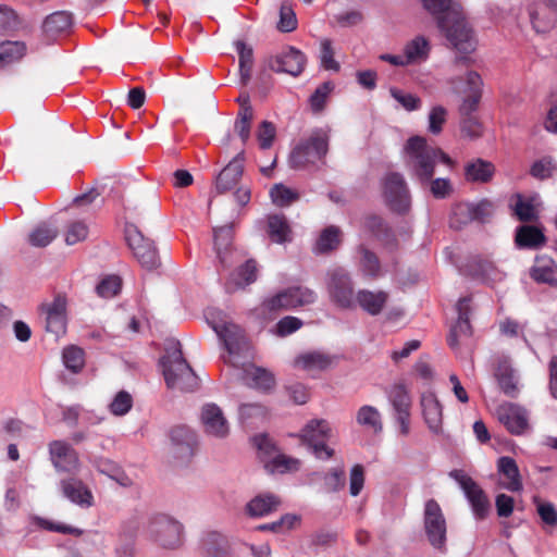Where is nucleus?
<instances>
[{"label": "nucleus", "mask_w": 557, "mask_h": 557, "mask_svg": "<svg viewBox=\"0 0 557 557\" xmlns=\"http://www.w3.org/2000/svg\"><path fill=\"white\" fill-rule=\"evenodd\" d=\"M359 255V269L364 276L376 277L381 271V264L377 256L366 246L360 245L357 249Z\"/></svg>", "instance_id": "ea45409f"}, {"label": "nucleus", "mask_w": 557, "mask_h": 557, "mask_svg": "<svg viewBox=\"0 0 557 557\" xmlns=\"http://www.w3.org/2000/svg\"><path fill=\"white\" fill-rule=\"evenodd\" d=\"M331 434L332 430L327 421L312 420L302 429L301 438L318 459L326 460L334 455V450L326 445Z\"/></svg>", "instance_id": "9d476101"}, {"label": "nucleus", "mask_w": 557, "mask_h": 557, "mask_svg": "<svg viewBox=\"0 0 557 557\" xmlns=\"http://www.w3.org/2000/svg\"><path fill=\"white\" fill-rule=\"evenodd\" d=\"M253 119V111L250 106L240 108L237 119L235 121V131L244 144L250 137L251 122Z\"/></svg>", "instance_id": "09e8293b"}, {"label": "nucleus", "mask_w": 557, "mask_h": 557, "mask_svg": "<svg viewBox=\"0 0 557 557\" xmlns=\"http://www.w3.org/2000/svg\"><path fill=\"white\" fill-rule=\"evenodd\" d=\"M453 89L457 94H465L459 112L461 116L472 115L476 111L482 95V78L478 72L468 71L463 76L450 79Z\"/></svg>", "instance_id": "6e6552de"}, {"label": "nucleus", "mask_w": 557, "mask_h": 557, "mask_svg": "<svg viewBox=\"0 0 557 557\" xmlns=\"http://www.w3.org/2000/svg\"><path fill=\"white\" fill-rule=\"evenodd\" d=\"M280 505V499L272 494H262L252 498L246 506L250 517H263L274 511Z\"/></svg>", "instance_id": "f704fd0d"}, {"label": "nucleus", "mask_w": 557, "mask_h": 557, "mask_svg": "<svg viewBox=\"0 0 557 557\" xmlns=\"http://www.w3.org/2000/svg\"><path fill=\"white\" fill-rule=\"evenodd\" d=\"M495 376L500 389L507 396L516 397L519 394L518 375L507 359L499 360Z\"/></svg>", "instance_id": "7c9ffc66"}, {"label": "nucleus", "mask_w": 557, "mask_h": 557, "mask_svg": "<svg viewBox=\"0 0 557 557\" xmlns=\"http://www.w3.org/2000/svg\"><path fill=\"white\" fill-rule=\"evenodd\" d=\"M264 466L269 472L285 473L288 471L298 470L300 461L296 458H292L283 454H277L271 460L267 461Z\"/></svg>", "instance_id": "de8ad7c7"}, {"label": "nucleus", "mask_w": 557, "mask_h": 557, "mask_svg": "<svg viewBox=\"0 0 557 557\" xmlns=\"http://www.w3.org/2000/svg\"><path fill=\"white\" fill-rule=\"evenodd\" d=\"M237 53L239 55V73L243 85H246L250 79V72L253 63V52L244 41H236L235 44Z\"/></svg>", "instance_id": "49530a36"}, {"label": "nucleus", "mask_w": 557, "mask_h": 557, "mask_svg": "<svg viewBox=\"0 0 557 557\" xmlns=\"http://www.w3.org/2000/svg\"><path fill=\"white\" fill-rule=\"evenodd\" d=\"M388 300V294L384 290L360 289L356 295V308L360 307L370 315H377L382 312Z\"/></svg>", "instance_id": "a878e982"}, {"label": "nucleus", "mask_w": 557, "mask_h": 557, "mask_svg": "<svg viewBox=\"0 0 557 557\" xmlns=\"http://www.w3.org/2000/svg\"><path fill=\"white\" fill-rule=\"evenodd\" d=\"M243 173L244 152L242 151L218 174L215 178L216 193L224 194L233 189L238 184Z\"/></svg>", "instance_id": "5701e85b"}, {"label": "nucleus", "mask_w": 557, "mask_h": 557, "mask_svg": "<svg viewBox=\"0 0 557 557\" xmlns=\"http://www.w3.org/2000/svg\"><path fill=\"white\" fill-rule=\"evenodd\" d=\"M498 421L506 426V429L516 435L522 434L529 426L528 411L512 403H504L496 409Z\"/></svg>", "instance_id": "aec40b11"}, {"label": "nucleus", "mask_w": 557, "mask_h": 557, "mask_svg": "<svg viewBox=\"0 0 557 557\" xmlns=\"http://www.w3.org/2000/svg\"><path fill=\"white\" fill-rule=\"evenodd\" d=\"M148 531L164 548H176L182 543L183 525L174 518L159 513L150 519Z\"/></svg>", "instance_id": "1a4fd4ad"}, {"label": "nucleus", "mask_w": 557, "mask_h": 557, "mask_svg": "<svg viewBox=\"0 0 557 557\" xmlns=\"http://www.w3.org/2000/svg\"><path fill=\"white\" fill-rule=\"evenodd\" d=\"M317 294L312 289L305 286H294L265 299L262 307L264 310L271 312L310 305L313 304Z\"/></svg>", "instance_id": "9b49d317"}, {"label": "nucleus", "mask_w": 557, "mask_h": 557, "mask_svg": "<svg viewBox=\"0 0 557 557\" xmlns=\"http://www.w3.org/2000/svg\"><path fill=\"white\" fill-rule=\"evenodd\" d=\"M58 236L57 227L41 223L28 234V243L34 247H46Z\"/></svg>", "instance_id": "a18cd8bd"}, {"label": "nucleus", "mask_w": 557, "mask_h": 557, "mask_svg": "<svg viewBox=\"0 0 557 557\" xmlns=\"http://www.w3.org/2000/svg\"><path fill=\"white\" fill-rule=\"evenodd\" d=\"M126 240L134 253V257L143 268L152 270L160 264L159 256L153 243L150 239L145 238L135 227L126 230Z\"/></svg>", "instance_id": "4468645a"}, {"label": "nucleus", "mask_w": 557, "mask_h": 557, "mask_svg": "<svg viewBox=\"0 0 557 557\" xmlns=\"http://www.w3.org/2000/svg\"><path fill=\"white\" fill-rule=\"evenodd\" d=\"M268 234L271 240L277 244L290 240V227L283 214L268 216Z\"/></svg>", "instance_id": "58836bf2"}, {"label": "nucleus", "mask_w": 557, "mask_h": 557, "mask_svg": "<svg viewBox=\"0 0 557 557\" xmlns=\"http://www.w3.org/2000/svg\"><path fill=\"white\" fill-rule=\"evenodd\" d=\"M388 399L394 409V417L399 424L400 433L408 435L410 431L411 398L403 384H395L388 392Z\"/></svg>", "instance_id": "a211bd4d"}, {"label": "nucleus", "mask_w": 557, "mask_h": 557, "mask_svg": "<svg viewBox=\"0 0 557 557\" xmlns=\"http://www.w3.org/2000/svg\"><path fill=\"white\" fill-rule=\"evenodd\" d=\"M49 458L58 472L75 473L81 462L77 451L70 443L63 440H55L48 444Z\"/></svg>", "instance_id": "dca6fc26"}, {"label": "nucleus", "mask_w": 557, "mask_h": 557, "mask_svg": "<svg viewBox=\"0 0 557 557\" xmlns=\"http://www.w3.org/2000/svg\"><path fill=\"white\" fill-rule=\"evenodd\" d=\"M122 281L117 275L106 276L96 287L97 294L102 298H112L119 294Z\"/></svg>", "instance_id": "5fc2aeb1"}, {"label": "nucleus", "mask_w": 557, "mask_h": 557, "mask_svg": "<svg viewBox=\"0 0 557 557\" xmlns=\"http://www.w3.org/2000/svg\"><path fill=\"white\" fill-rule=\"evenodd\" d=\"M87 235L88 226L82 221H76L69 225L65 234V242L67 245H75L78 242L86 239Z\"/></svg>", "instance_id": "0e129e2a"}, {"label": "nucleus", "mask_w": 557, "mask_h": 557, "mask_svg": "<svg viewBox=\"0 0 557 557\" xmlns=\"http://www.w3.org/2000/svg\"><path fill=\"white\" fill-rule=\"evenodd\" d=\"M364 469L361 465H355L349 473V494L358 496L364 486Z\"/></svg>", "instance_id": "e2e57ef3"}, {"label": "nucleus", "mask_w": 557, "mask_h": 557, "mask_svg": "<svg viewBox=\"0 0 557 557\" xmlns=\"http://www.w3.org/2000/svg\"><path fill=\"white\" fill-rule=\"evenodd\" d=\"M424 9L436 17L438 27L447 40L460 54L455 66H467L471 62L469 54L475 50V38L459 11V5L451 0H421Z\"/></svg>", "instance_id": "f257e3e1"}, {"label": "nucleus", "mask_w": 557, "mask_h": 557, "mask_svg": "<svg viewBox=\"0 0 557 557\" xmlns=\"http://www.w3.org/2000/svg\"><path fill=\"white\" fill-rule=\"evenodd\" d=\"M339 228L336 226L326 227L315 244V251L323 253L335 249L339 244Z\"/></svg>", "instance_id": "8fccbe9b"}, {"label": "nucleus", "mask_w": 557, "mask_h": 557, "mask_svg": "<svg viewBox=\"0 0 557 557\" xmlns=\"http://www.w3.org/2000/svg\"><path fill=\"white\" fill-rule=\"evenodd\" d=\"M530 275L537 283L557 286V264L550 258H536Z\"/></svg>", "instance_id": "c756f323"}, {"label": "nucleus", "mask_w": 557, "mask_h": 557, "mask_svg": "<svg viewBox=\"0 0 557 557\" xmlns=\"http://www.w3.org/2000/svg\"><path fill=\"white\" fill-rule=\"evenodd\" d=\"M257 278V265L253 260H248L242 265L236 273H233L226 284L228 292H234L237 288H243L246 285L253 283Z\"/></svg>", "instance_id": "c9c22d12"}, {"label": "nucleus", "mask_w": 557, "mask_h": 557, "mask_svg": "<svg viewBox=\"0 0 557 557\" xmlns=\"http://www.w3.org/2000/svg\"><path fill=\"white\" fill-rule=\"evenodd\" d=\"M334 89V84L332 82H324L321 84L314 92L310 96L309 103L311 110L314 113H320L323 111L325 103L327 101L329 96Z\"/></svg>", "instance_id": "603ef678"}, {"label": "nucleus", "mask_w": 557, "mask_h": 557, "mask_svg": "<svg viewBox=\"0 0 557 557\" xmlns=\"http://www.w3.org/2000/svg\"><path fill=\"white\" fill-rule=\"evenodd\" d=\"M403 52L408 65L421 64L429 59L431 44L424 36H416L406 42Z\"/></svg>", "instance_id": "c85d7f7f"}, {"label": "nucleus", "mask_w": 557, "mask_h": 557, "mask_svg": "<svg viewBox=\"0 0 557 557\" xmlns=\"http://www.w3.org/2000/svg\"><path fill=\"white\" fill-rule=\"evenodd\" d=\"M421 408L430 431L438 434L442 431L443 412L442 405L434 393L426 392L422 394Z\"/></svg>", "instance_id": "393cba45"}, {"label": "nucleus", "mask_w": 557, "mask_h": 557, "mask_svg": "<svg viewBox=\"0 0 557 557\" xmlns=\"http://www.w3.org/2000/svg\"><path fill=\"white\" fill-rule=\"evenodd\" d=\"M332 363V358L322 351H307L295 359V367L308 372L322 371Z\"/></svg>", "instance_id": "72a5a7b5"}, {"label": "nucleus", "mask_w": 557, "mask_h": 557, "mask_svg": "<svg viewBox=\"0 0 557 557\" xmlns=\"http://www.w3.org/2000/svg\"><path fill=\"white\" fill-rule=\"evenodd\" d=\"M297 27V17L292 8V5L287 2L281 4L280 8V21L277 23V28L282 33H289L295 30Z\"/></svg>", "instance_id": "6e6d98bb"}, {"label": "nucleus", "mask_w": 557, "mask_h": 557, "mask_svg": "<svg viewBox=\"0 0 557 557\" xmlns=\"http://www.w3.org/2000/svg\"><path fill=\"white\" fill-rule=\"evenodd\" d=\"M26 53V46L22 41H4L0 44V64L9 65L20 61Z\"/></svg>", "instance_id": "37998d69"}, {"label": "nucleus", "mask_w": 557, "mask_h": 557, "mask_svg": "<svg viewBox=\"0 0 557 557\" xmlns=\"http://www.w3.org/2000/svg\"><path fill=\"white\" fill-rule=\"evenodd\" d=\"M202 548L212 557H219L226 554L228 548L227 539L215 531L208 532L201 540Z\"/></svg>", "instance_id": "79ce46f5"}, {"label": "nucleus", "mask_w": 557, "mask_h": 557, "mask_svg": "<svg viewBox=\"0 0 557 557\" xmlns=\"http://www.w3.org/2000/svg\"><path fill=\"white\" fill-rule=\"evenodd\" d=\"M498 472L506 479L503 486L510 492H519L522 490V481L520 478L517 462L511 457H500L497 461Z\"/></svg>", "instance_id": "2f4dec72"}, {"label": "nucleus", "mask_w": 557, "mask_h": 557, "mask_svg": "<svg viewBox=\"0 0 557 557\" xmlns=\"http://www.w3.org/2000/svg\"><path fill=\"white\" fill-rule=\"evenodd\" d=\"M214 247L218 258L223 267L226 265V253L232 244V226L224 225L214 228Z\"/></svg>", "instance_id": "c03bdc74"}, {"label": "nucleus", "mask_w": 557, "mask_h": 557, "mask_svg": "<svg viewBox=\"0 0 557 557\" xmlns=\"http://www.w3.org/2000/svg\"><path fill=\"white\" fill-rule=\"evenodd\" d=\"M307 63L304 52L295 47H287L269 59V67L276 73H285L293 77L299 76Z\"/></svg>", "instance_id": "2eb2a0df"}, {"label": "nucleus", "mask_w": 557, "mask_h": 557, "mask_svg": "<svg viewBox=\"0 0 557 557\" xmlns=\"http://www.w3.org/2000/svg\"><path fill=\"white\" fill-rule=\"evenodd\" d=\"M63 363L66 369L73 373H77L84 367V351L77 346H69L63 349L62 354Z\"/></svg>", "instance_id": "3c124183"}, {"label": "nucleus", "mask_w": 557, "mask_h": 557, "mask_svg": "<svg viewBox=\"0 0 557 557\" xmlns=\"http://www.w3.org/2000/svg\"><path fill=\"white\" fill-rule=\"evenodd\" d=\"M200 422L207 435L215 438H225L230 433V424L222 409L213 403L202 406Z\"/></svg>", "instance_id": "6ab92c4d"}, {"label": "nucleus", "mask_w": 557, "mask_h": 557, "mask_svg": "<svg viewBox=\"0 0 557 557\" xmlns=\"http://www.w3.org/2000/svg\"><path fill=\"white\" fill-rule=\"evenodd\" d=\"M161 367L169 388L193 392L199 386V379L184 359L178 342H171L161 358Z\"/></svg>", "instance_id": "7ed1b4c3"}, {"label": "nucleus", "mask_w": 557, "mask_h": 557, "mask_svg": "<svg viewBox=\"0 0 557 557\" xmlns=\"http://www.w3.org/2000/svg\"><path fill=\"white\" fill-rule=\"evenodd\" d=\"M326 287L331 300L342 309H356V295L350 274L343 268L327 272Z\"/></svg>", "instance_id": "423d86ee"}, {"label": "nucleus", "mask_w": 557, "mask_h": 557, "mask_svg": "<svg viewBox=\"0 0 557 557\" xmlns=\"http://www.w3.org/2000/svg\"><path fill=\"white\" fill-rule=\"evenodd\" d=\"M270 197L274 205L285 207L297 200L298 194L283 184H276L271 188Z\"/></svg>", "instance_id": "864d4df0"}, {"label": "nucleus", "mask_w": 557, "mask_h": 557, "mask_svg": "<svg viewBox=\"0 0 557 557\" xmlns=\"http://www.w3.org/2000/svg\"><path fill=\"white\" fill-rule=\"evenodd\" d=\"M494 173V164L481 158L469 161L465 165V178L470 183H488L493 178Z\"/></svg>", "instance_id": "cd10ccee"}, {"label": "nucleus", "mask_w": 557, "mask_h": 557, "mask_svg": "<svg viewBox=\"0 0 557 557\" xmlns=\"http://www.w3.org/2000/svg\"><path fill=\"white\" fill-rule=\"evenodd\" d=\"M389 94L407 111H414L421 107V100L413 94L405 92L397 87H391Z\"/></svg>", "instance_id": "13d9d810"}, {"label": "nucleus", "mask_w": 557, "mask_h": 557, "mask_svg": "<svg viewBox=\"0 0 557 557\" xmlns=\"http://www.w3.org/2000/svg\"><path fill=\"white\" fill-rule=\"evenodd\" d=\"M45 315L46 330L57 337L63 335L66 331V298L63 295H57L52 301L44 302L40 307Z\"/></svg>", "instance_id": "f3484780"}, {"label": "nucleus", "mask_w": 557, "mask_h": 557, "mask_svg": "<svg viewBox=\"0 0 557 557\" xmlns=\"http://www.w3.org/2000/svg\"><path fill=\"white\" fill-rule=\"evenodd\" d=\"M423 530L430 545L444 552L447 542V523L441 506L434 499H429L424 504Z\"/></svg>", "instance_id": "39448f33"}, {"label": "nucleus", "mask_w": 557, "mask_h": 557, "mask_svg": "<svg viewBox=\"0 0 557 557\" xmlns=\"http://www.w3.org/2000/svg\"><path fill=\"white\" fill-rule=\"evenodd\" d=\"M462 210L466 212H472L474 221L484 222L494 212V205L487 199H483L478 203H471V207H463Z\"/></svg>", "instance_id": "052dcab7"}, {"label": "nucleus", "mask_w": 557, "mask_h": 557, "mask_svg": "<svg viewBox=\"0 0 557 557\" xmlns=\"http://www.w3.org/2000/svg\"><path fill=\"white\" fill-rule=\"evenodd\" d=\"M323 480L329 492L337 493L346 485V473L343 468H333L324 475Z\"/></svg>", "instance_id": "4d7b16f0"}, {"label": "nucleus", "mask_w": 557, "mask_h": 557, "mask_svg": "<svg viewBox=\"0 0 557 557\" xmlns=\"http://www.w3.org/2000/svg\"><path fill=\"white\" fill-rule=\"evenodd\" d=\"M329 133L323 128L313 129L307 139L300 140L290 151L288 163L292 169L301 170L322 161L329 151Z\"/></svg>", "instance_id": "20e7f679"}, {"label": "nucleus", "mask_w": 557, "mask_h": 557, "mask_svg": "<svg viewBox=\"0 0 557 557\" xmlns=\"http://www.w3.org/2000/svg\"><path fill=\"white\" fill-rule=\"evenodd\" d=\"M356 421L359 425L375 433L382 431L381 413L373 406L364 405L360 407L356 413Z\"/></svg>", "instance_id": "a19ab883"}, {"label": "nucleus", "mask_w": 557, "mask_h": 557, "mask_svg": "<svg viewBox=\"0 0 557 557\" xmlns=\"http://www.w3.org/2000/svg\"><path fill=\"white\" fill-rule=\"evenodd\" d=\"M471 297L460 298L457 302V312L458 319L457 322L451 326L449 335H448V345L451 348L458 346L459 338L462 336L469 337L471 335V324L469 321V315L471 312Z\"/></svg>", "instance_id": "b1692460"}, {"label": "nucleus", "mask_w": 557, "mask_h": 557, "mask_svg": "<svg viewBox=\"0 0 557 557\" xmlns=\"http://www.w3.org/2000/svg\"><path fill=\"white\" fill-rule=\"evenodd\" d=\"M73 25V16L67 11H57L48 15L42 23V30L47 38L53 39L67 33Z\"/></svg>", "instance_id": "bb28decb"}, {"label": "nucleus", "mask_w": 557, "mask_h": 557, "mask_svg": "<svg viewBox=\"0 0 557 557\" xmlns=\"http://www.w3.org/2000/svg\"><path fill=\"white\" fill-rule=\"evenodd\" d=\"M60 490L67 500L83 509L94 506L95 498L91 490L77 478L72 476L61 480Z\"/></svg>", "instance_id": "412c9836"}, {"label": "nucleus", "mask_w": 557, "mask_h": 557, "mask_svg": "<svg viewBox=\"0 0 557 557\" xmlns=\"http://www.w3.org/2000/svg\"><path fill=\"white\" fill-rule=\"evenodd\" d=\"M545 243L541 230L533 225H522L517 228L516 244L520 248H539Z\"/></svg>", "instance_id": "e433bc0d"}, {"label": "nucleus", "mask_w": 557, "mask_h": 557, "mask_svg": "<svg viewBox=\"0 0 557 557\" xmlns=\"http://www.w3.org/2000/svg\"><path fill=\"white\" fill-rule=\"evenodd\" d=\"M406 166L421 185H426L434 175L437 162L450 165L451 159L442 149L431 146L421 136L410 137L404 146Z\"/></svg>", "instance_id": "f03ea898"}, {"label": "nucleus", "mask_w": 557, "mask_h": 557, "mask_svg": "<svg viewBox=\"0 0 557 557\" xmlns=\"http://www.w3.org/2000/svg\"><path fill=\"white\" fill-rule=\"evenodd\" d=\"M133 406V398L129 393L125 391L119 392L111 404L109 405V409L112 414L121 417L126 414Z\"/></svg>", "instance_id": "bf43d9fd"}, {"label": "nucleus", "mask_w": 557, "mask_h": 557, "mask_svg": "<svg viewBox=\"0 0 557 557\" xmlns=\"http://www.w3.org/2000/svg\"><path fill=\"white\" fill-rule=\"evenodd\" d=\"M206 319L230 355L239 354L246 347L243 330L238 325L226 321L221 311L208 310Z\"/></svg>", "instance_id": "0eeeda50"}, {"label": "nucleus", "mask_w": 557, "mask_h": 557, "mask_svg": "<svg viewBox=\"0 0 557 557\" xmlns=\"http://www.w3.org/2000/svg\"><path fill=\"white\" fill-rule=\"evenodd\" d=\"M469 272L484 281H497L502 278V273L496 269L494 263L482 257L473 258L469 263Z\"/></svg>", "instance_id": "4c0bfd02"}, {"label": "nucleus", "mask_w": 557, "mask_h": 557, "mask_svg": "<svg viewBox=\"0 0 557 557\" xmlns=\"http://www.w3.org/2000/svg\"><path fill=\"white\" fill-rule=\"evenodd\" d=\"M170 440L173 455L182 460H188L197 447V435L188 426L178 425L171 430Z\"/></svg>", "instance_id": "4be33fe9"}, {"label": "nucleus", "mask_w": 557, "mask_h": 557, "mask_svg": "<svg viewBox=\"0 0 557 557\" xmlns=\"http://www.w3.org/2000/svg\"><path fill=\"white\" fill-rule=\"evenodd\" d=\"M449 476L463 491L476 519H484L490 512V502L484 491L465 471L451 470Z\"/></svg>", "instance_id": "f8f14e48"}, {"label": "nucleus", "mask_w": 557, "mask_h": 557, "mask_svg": "<svg viewBox=\"0 0 557 557\" xmlns=\"http://www.w3.org/2000/svg\"><path fill=\"white\" fill-rule=\"evenodd\" d=\"M302 326V321L296 317H285L276 323V334L287 336L298 331Z\"/></svg>", "instance_id": "774afa93"}, {"label": "nucleus", "mask_w": 557, "mask_h": 557, "mask_svg": "<svg viewBox=\"0 0 557 557\" xmlns=\"http://www.w3.org/2000/svg\"><path fill=\"white\" fill-rule=\"evenodd\" d=\"M320 60H321L322 66L325 70H331V71L339 70V64L334 59V50L332 48V42L329 39H323L321 41Z\"/></svg>", "instance_id": "69168bd1"}, {"label": "nucleus", "mask_w": 557, "mask_h": 557, "mask_svg": "<svg viewBox=\"0 0 557 557\" xmlns=\"http://www.w3.org/2000/svg\"><path fill=\"white\" fill-rule=\"evenodd\" d=\"M243 380L249 387L267 392L274 386V377L272 373L265 369L248 366L244 370Z\"/></svg>", "instance_id": "473e14b6"}, {"label": "nucleus", "mask_w": 557, "mask_h": 557, "mask_svg": "<svg viewBox=\"0 0 557 557\" xmlns=\"http://www.w3.org/2000/svg\"><path fill=\"white\" fill-rule=\"evenodd\" d=\"M383 194L391 210L397 213H406L410 209L411 198L401 174L392 172L385 176Z\"/></svg>", "instance_id": "ddd939ff"}, {"label": "nucleus", "mask_w": 557, "mask_h": 557, "mask_svg": "<svg viewBox=\"0 0 557 557\" xmlns=\"http://www.w3.org/2000/svg\"><path fill=\"white\" fill-rule=\"evenodd\" d=\"M18 18L15 12L8 7L0 5V33L17 29Z\"/></svg>", "instance_id": "338daca9"}, {"label": "nucleus", "mask_w": 557, "mask_h": 557, "mask_svg": "<svg viewBox=\"0 0 557 557\" xmlns=\"http://www.w3.org/2000/svg\"><path fill=\"white\" fill-rule=\"evenodd\" d=\"M98 470L101 473L107 474L110 479L117 482L121 486L127 487L133 484V480L110 462H103L98 466Z\"/></svg>", "instance_id": "680f3d73"}]
</instances>
